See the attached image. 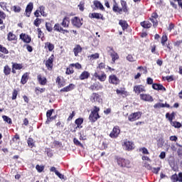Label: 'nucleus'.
<instances>
[{"label": "nucleus", "mask_w": 182, "mask_h": 182, "mask_svg": "<svg viewBox=\"0 0 182 182\" xmlns=\"http://www.w3.org/2000/svg\"><path fill=\"white\" fill-rule=\"evenodd\" d=\"M94 76L100 80V82H105L106 79H107V75H106V73H102L101 74H99L97 73H94Z\"/></svg>", "instance_id": "1a4fd4ad"}, {"label": "nucleus", "mask_w": 182, "mask_h": 182, "mask_svg": "<svg viewBox=\"0 0 182 182\" xmlns=\"http://www.w3.org/2000/svg\"><path fill=\"white\" fill-rule=\"evenodd\" d=\"M140 151H142L143 154H149V150H147L146 148H141L140 149Z\"/></svg>", "instance_id": "338daca9"}, {"label": "nucleus", "mask_w": 182, "mask_h": 182, "mask_svg": "<svg viewBox=\"0 0 182 182\" xmlns=\"http://www.w3.org/2000/svg\"><path fill=\"white\" fill-rule=\"evenodd\" d=\"M0 52H2L3 53H5L6 55H8V53H9V51L6 50V48L3 47L2 46H0Z\"/></svg>", "instance_id": "5fc2aeb1"}, {"label": "nucleus", "mask_w": 182, "mask_h": 182, "mask_svg": "<svg viewBox=\"0 0 182 182\" xmlns=\"http://www.w3.org/2000/svg\"><path fill=\"white\" fill-rule=\"evenodd\" d=\"M139 97L144 102H153V97L149 94H140Z\"/></svg>", "instance_id": "9b49d317"}, {"label": "nucleus", "mask_w": 182, "mask_h": 182, "mask_svg": "<svg viewBox=\"0 0 182 182\" xmlns=\"http://www.w3.org/2000/svg\"><path fill=\"white\" fill-rule=\"evenodd\" d=\"M75 89V85L74 84H70L68 86L63 87L61 89V92H70V90H73Z\"/></svg>", "instance_id": "aec40b11"}, {"label": "nucleus", "mask_w": 182, "mask_h": 182, "mask_svg": "<svg viewBox=\"0 0 182 182\" xmlns=\"http://www.w3.org/2000/svg\"><path fill=\"white\" fill-rule=\"evenodd\" d=\"M110 56L112 58V62H116V60H117V59H119V55H117V53L111 50L110 51Z\"/></svg>", "instance_id": "412c9836"}, {"label": "nucleus", "mask_w": 182, "mask_h": 182, "mask_svg": "<svg viewBox=\"0 0 182 182\" xmlns=\"http://www.w3.org/2000/svg\"><path fill=\"white\" fill-rule=\"evenodd\" d=\"M26 82H28V73H25L22 76L21 80V82L22 83V85H25V83H26Z\"/></svg>", "instance_id": "e433bc0d"}, {"label": "nucleus", "mask_w": 182, "mask_h": 182, "mask_svg": "<svg viewBox=\"0 0 182 182\" xmlns=\"http://www.w3.org/2000/svg\"><path fill=\"white\" fill-rule=\"evenodd\" d=\"M7 39L8 41H15L16 39V36L12 32H9L7 35Z\"/></svg>", "instance_id": "cd10ccee"}, {"label": "nucleus", "mask_w": 182, "mask_h": 182, "mask_svg": "<svg viewBox=\"0 0 182 182\" xmlns=\"http://www.w3.org/2000/svg\"><path fill=\"white\" fill-rule=\"evenodd\" d=\"M90 60H95V59H99V53H96L88 56Z\"/></svg>", "instance_id": "4c0bfd02"}, {"label": "nucleus", "mask_w": 182, "mask_h": 182, "mask_svg": "<svg viewBox=\"0 0 182 182\" xmlns=\"http://www.w3.org/2000/svg\"><path fill=\"white\" fill-rule=\"evenodd\" d=\"M73 52L75 56H77V55L82 52V47H80L79 45L76 46L73 49Z\"/></svg>", "instance_id": "393cba45"}, {"label": "nucleus", "mask_w": 182, "mask_h": 182, "mask_svg": "<svg viewBox=\"0 0 182 182\" xmlns=\"http://www.w3.org/2000/svg\"><path fill=\"white\" fill-rule=\"evenodd\" d=\"M45 49H48L49 52H52L55 49V46L50 42L45 43Z\"/></svg>", "instance_id": "4be33fe9"}, {"label": "nucleus", "mask_w": 182, "mask_h": 182, "mask_svg": "<svg viewBox=\"0 0 182 182\" xmlns=\"http://www.w3.org/2000/svg\"><path fill=\"white\" fill-rule=\"evenodd\" d=\"M38 11L41 13V15L42 16H45V17L48 16V14H46V13L45 12V6H41L38 8Z\"/></svg>", "instance_id": "c85d7f7f"}, {"label": "nucleus", "mask_w": 182, "mask_h": 182, "mask_svg": "<svg viewBox=\"0 0 182 182\" xmlns=\"http://www.w3.org/2000/svg\"><path fill=\"white\" fill-rule=\"evenodd\" d=\"M70 66L71 68H75V69H82V65L79 63L70 64Z\"/></svg>", "instance_id": "49530a36"}, {"label": "nucleus", "mask_w": 182, "mask_h": 182, "mask_svg": "<svg viewBox=\"0 0 182 182\" xmlns=\"http://www.w3.org/2000/svg\"><path fill=\"white\" fill-rule=\"evenodd\" d=\"M95 88H96V90H100V89H103V85L100 84V82H96Z\"/></svg>", "instance_id": "864d4df0"}, {"label": "nucleus", "mask_w": 182, "mask_h": 182, "mask_svg": "<svg viewBox=\"0 0 182 182\" xmlns=\"http://www.w3.org/2000/svg\"><path fill=\"white\" fill-rule=\"evenodd\" d=\"M159 158L161 159V160L166 159V152H161V154H159Z\"/></svg>", "instance_id": "0e129e2a"}, {"label": "nucleus", "mask_w": 182, "mask_h": 182, "mask_svg": "<svg viewBox=\"0 0 182 182\" xmlns=\"http://www.w3.org/2000/svg\"><path fill=\"white\" fill-rule=\"evenodd\" d=\"M171 124L173 127H175L176 129H180L181 127H182L181 123H180V122H176V121L173 122V121H172V122H171Z\"/></svg>", "instance_id": "f704fd0d"}, {"label": "nucleus", "mask_w": 182, "mask_h": 182, "mask_svg": "<svg viewBox=\"0 0 182 182\" xmlns=\"http://www.w3.org/2000/svg\"><path fill=\"white\" fill-rule=\"evenodd\" d=\"M0 6H1V9H4V11H6V3L4 2V1L0 2Z\"/></svg>", "instance_id": "bf43d9fd"}, {"label": "nucleus", "mask_w": 182, "mask_h": 182, "mask_svg": "<svg viewBox=\"0 0 182 182\" xmlns=\"http://www.w3.org/2000/svg\"><path fill=\"white\" fill-rule=\"evenodd\" d=\"M23 66L21 64L14 63L13 64V69H16V70H21Z\"/></svg>", "instance_id": "79ce46f5"}, {"label": "nucleus", "mask_w": 182, "mask_h": 182, "mask_svg": "<svg viewBox=\"0 0 182 182\" xmlns=\"http://www.w3.org/2000/svg\"><path fill=\"white\" fill-rule=\"evenodd\" d=\"M120 82V80L117 77V76L114 75H112L109 76V83L112 85H119Z\"/></svg>", "instance_id": "9d476101"}, {"label": "nucleus", "mask_w": 182, "mask_h": 182, "mask_svg": "<svg viewBox=\"0 0 182 182\" xmlns=\"http://www.w3.org/2000/svg\"><path fill=\"white\" fill-rule=\"evenodd\" d=\"M12 9L14 12H17V13L21 12V6H14L12 7Z\"/></svg>", "instance_id": "3c124183"}, {"label": "nucleus", "mask_w": 182, "mask_h": 182, "mask_svg": "<svg viewBox=\"0 0 182 182\" xmlns=\"http://www.w3.org/2000/svg\"><path fill=\"white\" fill-rule=\"evenodd\" d=\"M119 134H120V127L116 126L113 128L112 131L109 134V137H111V139H117V137H119Z\"/></svg>", "instance_id": "423d86ee"}, {"label": "nucleus", "mask_w": 182, "mask_h": 182, "mask_svg": "<svg viewBox=\"0 0 182 182\" xmlns=\"http://www.w3.org/2000/svg\"><path fill=\"white\" fill-rule=\"evenodd\" d=\"M153 89H154V90H164L166 91V88L160 84H154L152 85Z\"/></svg>", "instance_id": "5701e85b"}, {"label": "nucleus", "mask_w": 182, "mask_h": 182, "mask_svg": "<svg viewBox=\"0 0 182 182\" xmlns=\"http://www.w3.org/2000/svg\"><path fill=\"white\" fill-rule=\"evenodd\" d=\"M140 117H141V112H137L131 114L128 117V120H129V122H136V120H139Z\"/></svg>", "instance_id": "39448f33"}, {"label": "nucleus", "mask_w": 182, "mask_h": 182, "mask_svg": "<svg viewBox=\"0 0 182 182\" xmlns=\"http://www.w3.org/2000/svg\"><path fill=\"white\" fill-rule=\"evenodd\" d=\"M75 123L77 124V127H75V129H77V127H80V125L83 123V119L78 118L75 120Z\"/></svg>", "instance_id": "58836bf2"}, {"label": "nucleus", "mask_w": 182, "mask_h": 182, "mask_svg": "<svg viewBox=\"0 0 182 182\" xmlns=\"http://www.w3.org/2000/svg\"><path fill=\"white\" fill-rule=\"evenodd\" d=\"M134 92L136 95H140V93H143L144 92H146V88L144 86L140 85H135L134 87Z\"/></svg>", "instance_id": "6e6552de"}, {"label": "nucleus", "mask_w": 182, "mask_h": 182, "mask_svg": "<svg viewBox=\"0 0 182 182\" xmlns=\"http://www.w3.org/2000/svg\"><path fill=\"white\" fill-rule=\"evenodd\" d=\"M78 8L80 11H81V12H83L85 11V5L82 3H80V4L78 5Z\"/></svg>", "instance_id": "680f3d73"}, {"label": "nucleus", "mask_w": 182, "mask_h": 182, "mask_svg": "<svg viewBox=\"0 0 182 182\" xmlns=\"http://www.w3.org/2000/svg\"><path fill=\"white\" fill-rule=\"evenodd\" d=\"M90 76V73L87 71H84L81 75H80V80H85V79H87Z\"/></svg>", "instance_id": "b1692460"}, {"label": "nucleus", "mask_w": 182, "mask_h": 182, "mask_svg": "<svg viewBox=\"0 0 182 182\" xmlns=\"http://www.w3.org/2000/svg\"><path fill=\"white\" fill-rule=\"evenodd\" d=\"M36 168L37 171H38V173H42V171H43V169L45 168V167L43 166L36 165Z\"/></svg>", "instance_id": "8fccbe9b"}, {"label": "nucleus", "mask_w": 182, "mask_h": 182, "mask_svg": "<svg viewBox=\"0 0 182 182\" xmlns=\"http://www.w3.org/2000/svg\"><path fill=\"white\" fill-rule=\"evenodd\" d=\"M53 112V109H51V110H48L46 113V116H47V118H48V121L46 122V123H48V122H50L51 120H53V119H55V117H52V113Z\"/></svg>", "instance_id": "a878e982"}, {"label": "nucleus", "mask_w": 182, "mask_h": 182, "mask_svg": "<svg viewBox=\"0 0 182 182\" xmlns=\"http://www.w3.org/2000/svg\"><path fill=\"white\" fill-rule=\"evenodd\" d=\"M127 59L129 60V62H134L136 60L132 55H128Z\"/></svg>", "instance_id": "13d9d810"}, {"label": "nucleus", "mask_w": 182, "mask_h": 182, "mask_svg": "<svg viewBox=\"0 0 182 182\" xmlns=\"http://www.w3.org/2000/svg\"><path fill=\"white\" fill-rule=\"evenodd\" d=\"M113 11L114 12H119V14H121L122 11H123V10H122V9L119 8V6H117V4H114L113 6Z\"/></svg>", "instance_id": "37998d69"}, {"label": "nucleus", "mask_w": 182, "mask_h": 182, "mask_svg": "<svg viewBox=\"0 0 182 182\" xmlns=\"http://www.w3.org/2000/svg\"><path fill=\"white\" fill-rule=\"evenodd\" d=\"M70 23V20L69 19L68 17H65L63 20L62 26H63V28H69Z\"/></svg>", "instance_id": "a211bd4d"}, {"label": "nucleus", "mask_w": 182, "mask_h": 182, "mask_svg": "<svg viewBox=\"0 0 182 182\" xmlns=\"http://www.w3.org/2000/svg\"><path fill=\"white\" fill-rule=\"evenodd\" d=\"M166 42H167V36L164 35L161 38V43L163 46L165 45Z\"/></svg>", "instance_id": "4d7b16f0"}, {"label": "nucleus", "mask_w": 182, "mask_h": 182, "mask_svg": "<svg viewBox=\"0 0 182 182\" xmlns=\"http://www.w3.org/2000/svg\"><path fill=\"white\" fill-rule=\"evenodd\" d=\"M20 39H22V41H23V42H25L26 43H30L31 41L29 36L23 33L20 35Z\"/></svg>", "instance_id": "2eb2a0df"}, {"label": "nucleus", "mask_w": 182, "mask_h": 182, "mask_svg": "<svg viewBox=\"0 0 182 182\" xmlns=\"http://www.w3.org/2000/svg\"><path fill=\"white\" fill-rule=\"evenodd\" d=\"M122 146L125 150L128 151L133 150V149H134V144L127 139L124 140Z\"/></svg>", "instance_id": "20e7f679"}, {"label": "nucleus", "mask_w": 182, "mask_h": 182, "mask_svg": "<svg viewBox=\"0 0 182 182\" xmlns=\"http://www.w3.org/2000/svg\"><path fill=\"white\" fill-rule=\"evenodd\" d=\"M90 101L92 103H102V96L96 92H94L90 96Z\"/></svg>", "instance_id": "7ed1b4c3"}, {"label": "nucleus", "mask_w": 182, "mask_h": 182, "mask_svg": "<svg viewBox=\"0 0 182 182\" xmlns=\"http://www.w3.org/2000/svg\"><path fill=\"white\" fill-rule=\"evenodd\" d=\"M16 96H18V91L16 90H14L12 93V100H15L16 99Z\"/></svg>", "instance_id": "6e6d98bb"}, {"label": "nucleus", "mask_w": 182, "mask_h": 182, "mask_svg": "<svg viewBox=\"0 0 182 182\" xmlns=\"http://www.w3.org/2000/svg\"><path fill=\"white\" fill-rule=\"evenodd\" d=\"M41 23H42V20L41 18H37L34 20L33 25H35V26H36L37 28L39 27V25H41Z\"/></svg>", "instance_id": "ea45409f"}, {"label": "nucleus", "mask_w": 182, "mask_h": 182, "mask_svg": "<svg viewBox=\"0 0 182 182\" xmlns=\"http://www.w3.org/2000/svg\"><path fill=\"white\" fill-rule=\"evenodd\" d=\"M121 5H122V10L123 12H127V4L126 1L122 0L121 1Z\"/></svg>", "instance_id": "72a5a7b5"}, {"label": "nucleus", "mask_w": 182, "mask_h": 182, "mask_svg": "<svg viewBox=\"0 0 182 182\" xmlns=\"http://www.w3.org/2000/svg\"><path fill=\"white\" fill-rule=\"evenodd\" d=\"M37 31L38 32V38H43V32H42V30H41V28H38Z\"/></svg>", "instance_id": "052dcab7"}, {"label": "nucleus", "mask_w": 182, "mask_h": 182, "mask_svg": "<svg viewBox=\"0 0 182 182\" xmlns=\"http://www.w3.org/2000/svg\"><path fill=\"white\" fill-rule=\"evenodd\" d=\"M46 28L48 32H52V24L46 23Z\"/></svg>", "instance_id": "603ef678"}, {"label": "nucleus", "mask_w": 182, "mask_h": 182, "mask_svg": "<svg viewBox=\"0 0 182 182\" xmlns=\"http://www.w3.org/2000/svg\"><path fill=\"white\" fill-rule=\"evenodd\" d=\"M119 23L120 26H122L123 31H124V29H127L128 25L125 21L121 20V21H119Z\"/></svg>", "instance_id": "c9c22d12"}, {"label": "nucleus", "mask_w": 182, "mask_h": 182, "mask_svg": "<svg viewBox=\"0 0 182 182\" xmlns=\"http://www.w3.org/2000/svg\"><path fill=\"white\" fill-rule=\"evenodd\" d=\"M32 9H33V3L30 2L26 8V16L29 18L31 14H32Z\"/></svg>", "instance_id": "ddd939ff"}, {"label": "nucleus", "mask_w": 182, "mask_h": 182, "mask_svg": "<svg viewBox=\"0 0 182 182\" xmlns=\"http://www.w3.org/2000/svg\"><path fill=\"white\" fill-rule=\"evenodd\" d=\"M141 26L145 29H149V28H151V24L149 21H144L141 23Z\"/></svg>", "instance_id": "7c9ffc66"}, {"label": "nucleus", "mask_w": 182, "mask_h": 182, "mask_svg": "<svg viewBox=\"0 0 182 182\" xmlns=\"http://www.w3.org/2000/svg\"><path fill=\"white\" fill-rule=\"evenodd\" d=\"M71 23H73V26H75V28H80V26L83 25L82 20L76 16L71 19Z\"/></svg>", "instance_id": "0eeeda50"}, {"label": "nucleus", "mask_w": 182, "mask_h": 182, "mask_svg": "<svg viewBox=\"0 0 182 182\" xmlns=\"http://www.w3.org/2000/svg\"><path fill=\"white\" fill-rule=\"evenodd\" d=\"M100 111V108L95 106L91 112V114L89 116V120L95 123L97 119H100V116H99V112Z\"/></svg>", "instance_id": "f257e3e1"}, {"label": "nucleus", "mask_w": 182, "mask_h": 182, "mask_svg": "<svg viewBox=\"0 0 182 182\" xmlns=\"http://www.w3.org/2000/svg\"><path fill=\"white\" fill-rule=\"evenodd\" d=\"M2 119L6 123H8L9 124H12V119L6 115H3Z\"/></svg>", "instance_id": "2f4dec72"}, {"label": "nucleus", "mask_w": 182, "mask_h": 182, "mask_svg": "<svg viewBox=\"0 0 182 182\" xmlns=\"http://www.w3.org/2000/svg\"><path fill=\"white\" fill-rule=\"evenodd\" d=\"M73 67H70V65L69 66V68H67L66 70V75H72L75 71L73 70V68H72Z\"/></svg>", "instance_id": "de8ad7c7"}, {"label": "nucleus", "mask_w": 182, "mask_h": 182, "mask_svg": "<svg viewBox=\"0 0 182 182\" xmlns=\"http://www.w3.org/2000/svg\"><path fill=\"white\" fill-rule=\"evenodd\" d=\"M170 140H171V141H177V136H170Z\"/></svg>", "instance_id": "774afa93"}, {"label": "nucleus", "mask_w": 182, "mask_h": 182, "mask_svg": "<svg viewBox=\"0 0 182 182\" xmlns=\"http://www.w3.org/2000/svg\"><path fill=\"white\" fill-rule=\"evenodd\" d=\"M53 55H52L48 60L46 61V66L48 69V70H52V68H53Z\"/></svg>", "instance_id": "f8f14e48"}, {"label": "nucleus", "mask_w": 182, "mask_h": 182, "mask_svg": "<svg viewBox=\"0 0 182 182\" xmlns=\"http://www.w3.org/2000/svg\"><path fill=\"white\" fill-rule=\"evenodd\" d=\"M93 5L95 6L96 9H100V11H105V7L103 4L97 0L93 1Z\"/></svg>", "instance_id": "4468645a"}, {"label": "nucleus", "mask_w": 182, "mask_h": 182, "mask_svg": "<svg viewBox=\"0 0 182 182\" xmlns=\"http://www.w3.org/2000/svg\"><path fill=\"white\" fill-rule=\"evenodd\" d=\"M55 175L58 176V177H59V178H60L61 180H65V176H63V174L59 173V171L56 172Z\"/></svg>", "instance_id": "e2e57ef3"}, {"label": "nucleus", "mask_w": 182, "mask_h": 182, "mask_svg": "<svg viewBox=\"0 0 182 182\" xmlns=\"http://www.w3.org/2000/svg\"><path fill=\"white\" fill-rule=\"evenodd\" d=\"M154 109H161V107H167L168 109L170 108V105L165 103L163 104L161 102L156 103L154 105Z\"/></svg>", "instance_id": "dca6fc26"}, {"label": "nucleus", "mask_w": 182, "mask_h": 182, "mask_svg": "<svg viewBox=\"0 0 182 182\" xmlns=\"http://www.w3.org/2000/svg\"><path fill=\"white\" fill-rule=\"evenodd\" d=\"M166 117L168 119L170 123H171V122L176 119V114L174 112H172L171 114L166 113Z\"/></svg>", "instance_id": "6ab92c4d"}, {"label": "nucleus", "mask_w": 182, "mask_h": 182, "mask_svg": "<svg viewBox=\"0 0 182 182\" xmlns=\"http://www.w3.org/2000/svg\"><path fill=\"white\" fill-rule=\"evenodd\" d=\"M74 144H76V146H80V147H83V144L79 141V140L76 138H74L73 139Z\"/></svg>", "instance_id": "09e8293b"}, {"label": "nucleus", "mask_w": 182, "mask_h": 182, "mask_svg": "<svg viewBox=\"0 0 182 182\" xmlns=\"http://www.w3.org/2000/svg\"><path fill=\"white\" fill-rule=\"evenodd\" d=\"M27 143L29 146V147H33L35 146V141H33V139L32 138H28Z\"/></svg>", "instance_id": "c03bdc74"}, {"label": "nucleus", "mask_w": 182, "mask_h": 182, "mask_svg": "<svg viewBox=\"0 0 182 182\" xmlns=\"http://www.w3.org/2000/svg\"><path fill=\"white\" fill-rule=\"evenodd\" d=\"M60 28V26L59 25V23H56L54 26V31H56L57 32H59Z\"/></svg>", "instance_id": "69168bd1"}, {"label": "nucleus", "mask_w": 182, "mask_h": 182, "mask_svg": "<svg viewBox=\"0 0 182 182\" xmlns=\"http://www.w3.org/2000/svg\"><path fill=\"white\" fill-rule=\"evenodd\" d=\"M171 180L173 182L180 181V176H178L177 174H174L171 176Z\"/></svg>", "instance_id": "a19ab883"}, {"label": "nucleus", "mask_w": 182, "mask_h": 182, "mask_svg": "<svg viewBox=\"0 0 182 182\" xmlns=\"http://www.w3.org/2000/svg\"><path fill=\"white\" fill-rule=\"evenodd\" d=\"M117 163L121 167H127V168L132 167V162L128 159H119Z\"/></svg>", "instance_id": "f03ea898"}, {"label": "nucleus", "mask_w": 182, "mask_h": 182, "mask_svg": "<svg viewBox=\"0 0 182 182\" xmlns=\"http://www.w3.org/2000/svg\"><path fill=\"white\" fill-rule=\"evenodd\" d=\"M4 75H6V76H8V75H11V68H9V65H5L4 67V70H3Z\"/></svg>", "instance_id": "c756f323"}, {"label": "nucleus", "mask_w": 182, "mask_h": 182, "mask_svg": "<svg viewBox=\"0 0 182 182\" xmlns=\"http://www.w3.org/2000/svg\"><path fill=\"white\" fill-rule=\"evenodd\" d=\"M38 80L40 84L43 85H46V78L45 77H42V75H38Z\"/></svg>", "instance_id": "bb28decb"}, {"label": "nucleus", "mask_w": 182, "mask_h": 182, "mask_svg": "<svg viewBox=\"0 0 182 182\" xmlns=\"http://www.w3.org/2000/svg\"><path fill=\"white\" fill-rule=\"evenodd\" d=\"M102 14L98 13H92L89 14L90 18H95V19H100Z\"/></svg>", "instance_id": "473e14b6"}, {"label": "nucleus", "mask_w": 182, "mask_h": 182, "mask_svg": "<svg viewBox=\"0 0 182 182\" xmlns=\"http://www.w3.org/2000/svg\"><path fill=\"white\" fill-rule=\"evenodd\" d=\"M159 16L157 14H153L151 18H150V21L154 23V26L156 27L157 26V18Z\"/></svg>", "instance_id": "f3484780"}, {"label": "nucleus", "mask_w": 182, "mask_h": 182, "mask_svg": "<svg viewBox=\"0 0 182 182\" xmlns=\"http://www.w3.org/2000/svg\"><path fill=\"white\" fill-rule=\"evenodd\" d=\"M138 70H139L141 75H146V73H147V70L143 67H139Z\"/></svg>", "instance_id": "a18cd8bd"}]
</instances>
